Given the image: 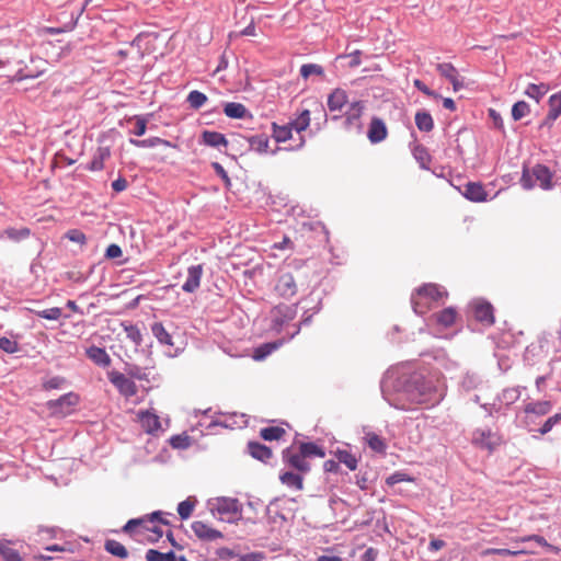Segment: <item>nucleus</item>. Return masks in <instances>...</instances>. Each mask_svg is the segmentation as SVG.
I'll use <instances>...</instances> for the list:
<instances>
[{
  "mask_svg": "<svg viewBox=\"0 0 561 561\" xmlns=\"http://www.w3.org/2000/svg\"><path fill=\"white\" fill-rule=\"evenodd\" d=\"M485 553L506 557V556H518V554L524 553V551H512V550L504 549V548H491V549H488Z\"/></svg>",
  "mask_w": 561,
  "mask_h": 561,
  "instance_id": "56",
  "label": "nucleus"
},
{
  "mask_svg": "<svg viewBox=\"0 0 561 561\" xmlns=\"http://www.w3.org/2000/svg\"><path fill=\"white\" fill-rule=\"evenodd\" d=\"M156 519H158L160 523H163L165 525L168 524L167 520H164L163 518H160V513L156 512L149 516H144L140 518H133V519L127 520V523L123 527V531L130 534L137 528L141 529L142 531H148L147 528H150L152 523Z\"/></svg>",
  "mask_w": 561,
  "mask_h": 561,
  "instance_id": "9",
  "label": "nucleus"
},
{
  "mask_svg": "<svg viewBox=\"0 0 561 561\" xmlns=\"http://www.w3.org/2000/svg\"><path fill=\"white\" fill-rule=\"evenodd\" d=\"M126 333V337L134 342V345L138 346L142 342V335L140 330L134 324H122Z\"/></svg>",
  "mask_w": 561,
  "mask_h": 561,
  "instance_id": "41",
  "label": "nucleus"
},
{
  "mask_svg": "<svg viewBox=\"0 0 561 561\" xmlns=\"http://www.w3.org/2000/svg\"><path fill=\"white\" fill-rule=\"evenodd\" d=\"M108 380L126 399L135 397L138 392L135 381L118 370L108 373Z\"/></svg>",
  "mask_w": 561,
  "mask_h": 561,
  "instance_id": "5",
  "label": "nucleus"
},
{
  "mask_svg": "<svg viewBox=\"0 0 561 561\" xmlns=\"http://www.w3.org/2000/svg\"><path fill=\"white\" fill-rule=\"evenodd\" d=\"M300 73L305 79H308L311 75L322 76L323 69L317 64H305L300 69Z\"/></svg>",
  "mask_w": 561,
  "mask_h": 561,
  "instance_id": "47",
  "label": "nucleus"
},
{
  "mask_svg": "<svg viewBox=\"0 0 561 561\" xmlns=\"http://www.w3.org/2000/svg\"><path fill=\"white\" fill-rule=\"evenodd\" d=\"M561 420V413L560 414H553L548 420H546L542 424V426L539 430V433L541 435H545L553 430V427L557 425V423Z\"/></svg>",
  "mask_w": 561,
  "mask_h": 561,
  "instance_id": "52",
  "label": "nucleus"
},
{
  "mask_svg": "<svg viewBox=\"0 0 561 561\" xmlns=\"http://www.w3.org/2000/svg\"><path fill=\"white\" fill-rule=\"evenodd\" d=\"M88 357L98 366L107 367L111 364V358L106 351L102 347L91 346L88 352Z\"/></svg>",
  "mask_w": 561,
  "mask_h": 561,
  "instance_id": "24",
  "label": "nucleus"
},
{
  "mask_svg": "<svg viewBox=\"0 0 561 561\" xmlns=\"http://www.w3.org/2000/svg\"><path fill=\"white\" fill-rule=\"evenodd\" d=\"M306 472L300 471H283L279 474V481L283 485L287 488H293L297 491H301L304 489V474Z\"/></svg>",
  "mask_w": 561,
  "mask_h": 561,
  "instance_id": "18",
  "label": "nucleus"
},
{
  "mask_svg": "<svg viewBox=\"0 0 561 561\" xmlns=\"http://www.w3.org/2000/svg\"><path fill=\"white\" fill-rule=\"evenodd\" d=\"M202 144L210 147L218 148L220 146L227 147L228 140L226 136L216 130H203L202 133Z\"/></svg>",
  "mask_w": 561,
  "mask_h": 561,
  "instance_id": "20",
  "label": "nucleus"
},
{
  "mask_svg": "<svg viewBox=\"0 0 561 561\" xmlns=\"http://www.w3.org/2000/svg\"><path fill=\"white\" fill-rule=\"evenodd\" d=\"M191 529H193L196 537L203 541H215L222 538V534L218 529L210 527L202 520L192 523Z\"/></svg>",
  "mask_w": 561,
  "mask_h": 561,
  "instance_id": "11",
  "label": "nucleus"
},
{
  "mask_svg": "<svg viewBox=\"0 0 561 561\" xmlns=\"http://www.w3.org/2000/svg\"><path fill=\"white\" fill-rule=\"evenodd\" d=\"M277 346L278 344L276 342H267L266 344L260 345L255 348L254 354H252V358L261 360L273 353Z\"/></svg>",
  "mask_w": 561,
  "mask_h": 561,
  "instance_id": "39",
  "label": "nucleus"
},
{
  "mask_svg": "<svg viewBox=\"0 0 561 561\" xmlns=\"http://www.w3.org/2000/svg\"><path fill=\"white\" fill-rule=\"evenodd\" d=\"M36 314L47 320H58L61 317V309L53 307L43 311H37Z\"/></svg>",
  "mask_w": 561,
  "mask_h": 561,
  "instance_id": "53",
  "label": "nucleus"
},
{
  "mask_svg": "<svg viewBox=\"0 0 561 561\" xmlns=\"http://www.w3.org/2000/svg\"><path fill=\"white\" fill-rule=\"evenodd\" d=\"M195 504L196 500L191 497H188L185 501H182L179 504L178 512L182 519H186L192 515L195 508Z\"/></svg>",
  "mask_w": 561,
  "mask_h": 561,
  "instance_id": "43",
  "label": "nucleus"
},
{
  "mask_svg": "<svg viewBox=\"0 0 561 561\" xmlns=\"http://www.w3.org/2000/svg\"><path fill=\"white\" fill-rule=\"evenodd\" d=\"M529 114V105L525 101H517L513 104L511 115L515 121H519Z\"/></svg>",
  "mask_w": 561,
  "mask_h": 561,
  "instance_id": "40",
  "label": "nucleus"
},
{
  "mask_svg": "<svg viewBox=\"0 0 561 561\" xmlns=\"http://www.w3.org/2000/svg\"><path fill=\"white\" fill-rule=\"evenodd\" d=\"M411 479H409L408 477H405L404 473H401V472H396L391 476H389L386 480V483L389 485V486H393L400 482H403V481H410Z\"/></svg>",
  "mask_w": 561,
  "mask_h": 561,
  "instance_id": "58",
  "label": "nucleus"
},
{
  "mask_svg": "<svg viewBox=\"0 0 561 561\" xmlns=\"http://www.w3.org/2000/svg\"><path fill=\"white\" fill-rule=\"evenodd\" d=\"M519 397V391L515 388L505 389L503 392V398L507 402H512L513 400H517Z\"/></svg>",
  "mask_w": 561,
  "mask_h": 561,
  "instance_id": "62",
  "label": "nucleus"
},
{
  "mask_svg": "<svg viewBox=\"0 0 561 561\" xmlns=\"http://www.w3.org/2000/svg\"><path fill=\"white\" fill-rule=\"evenodd\" d=\"M415 125L421 131H432L434 122L432 115L425 111H419L415 114Z\"/></svg>",
  "mask_w": 561,
  "mask_h": 561,
  "instance_id": "30",
  "label": "nucleus"
},
{
  "mask_svg": "<svg viewBox=\"0 0 561 561\" xmlns=\"http://www.w3.org/2000/svg\"><path fill=\"white\" fill-rule=\"evenodd\" d=\"M448 293L435 284H425L415 289L411 301L416 314H426L438 302L446 299Z\"/></svg>",
  "mask_w": 561,
  "mask_h": 561,
  "instance_id": "2",
  "label": "nucleus"
},
{
  "mask_svg": "<svg viewBox=\"0 0 561 561\" xmlns=\"http://www.w3.org/2000/svg\"><path fill=\"white\" fill-rule=\"evenodd\" d=\"M348 103V96L347 93L340 88H336L334 91H332L327 101V105L329 111L331 112H341L343 106Z\"/></svg>",
  "mask_w": 561,
  "mask_h": 561,
  "instance_id": "17",
  "label": "nucleus"
},
{
  "mask_svg": "<svg viewBox=\"0 0 561 561\" xmlns=\"http://www.w3.org/2000/svg\"><path fill=\"white\" fill-rule=\"evenodd\" d=\"M473 316L482 325L491 327L494 323L493 307L489 301L474 300L471 305Z\"/></svg>",
  "mask_w": 561,
  "mask_h": 561,
  "instance_id": "8",
  "label": "nucleus"
},
{
  "mask_svg": "<svg viewBox=\"0 0 561 561\" xmlns=\"http://www.w3.org/2000/svg\"><path fill=\"white\" fill-rule=\"evenodd\" d=\"M147 530L152 533V536H149L150 542H157L163 536V530L153 524Z\"/></svg>",
  "mask_w": 561,
  "mask_h": 561,
  "instance_id": "61",
  "label": "nucleus"
},
{
  "mask_svg": "<svg viewBox=\"0 0 561 561\" xmlns=\"http://www.w3.org/2000/svg\"><path fill=\"white\" fill-rule=\"evenodd\" d=\"M248 453L254 459H259L263 462L271 460L273 457V450L271 447L256 442L248 443Z\"/></svg>",
  "mask_w": 561,
  "mask_h": 561,
  "instance_id": "19",
  "label": "nucleus"
},
{
  "mask_svg": "<svg viewBox=\"0 0 561 561\" xmlns=\"http://www.w3.org/2000/svg\"><path fill=\"white\" fill-rule=\"evenodd\" d=\"M552 172L548 167L542 164H536L533 170L524 169L522 174V186L525 188H533L536 185L543 190L552 187Z\"/></svg>",
  "mask_w": 561,
  "mask_h": 561,
  "instance_id": "3",
  "label": "nucleus"
},
{
  "mask_svg": "<svg viewBox=\"0 0 561 561\" xmlns=\"http://www.w3.org/2000/svg\"><path fill=\"white\" fill-rule=\"evenodd\" d=\"M126 374L131 379L148 380V374L136 365L127 366Z\"/></svg>",
  "mask_w": 561,
  "mask_h": 561,
  "instance_id": "51",
  "label": "nucleus"
},
{
  "mask_svg": "<svg viewBox=\"0 0 561 561\" xmlns=\"http://www.w3.org/2000/svg\"><path fill=\"white\" fill-rule=\"evenodd\" d=\"M550 87L546 83L540 84H528L524 91V94L527 98L535 100L536 102H540V100L546 95L549 91Z\"/></svg>",
  "mask_w": 561,
  "mask_h": 561,
  "instance_id": "28",
  "label": "nucleus"
},
{
  "mask_svg": "<svg viewBox=\"0 0 561 561\" xmlns=\"http://www.w3.org/2000/svg\"><path fill=\"white\" fill-rule=\"evenodd\" d=\"M458 312L454 307H447L433 316L436 323L447 329L456 323Z\"/></svg>",
  "mask_w": 561,
  "mask_h": 561,
  "instance_id": "22",
  "label": "nucleus"
},
{
  "mask_svg": "<svg viewBox=\"0 0 561 561\" xmlns=\"http://www.w3.org/2000/svg\"><path fill=\"white\" fill-rule=\"evenodd\" d=\"M170 445L173 448L185 449L190 446V437L186 434L173 435Z\"/></svg>",
  "mask_w": 561,
  "mask_h": 561,
  "instance_id": "48",
  "label": "nucleus"
},
{
  "mask_svg": "<svg viewBox=\"0 0 561 561\" xmlns=\"http://www.w3.org/2000/svg\"><path fill=\"white\" fill-rule=\"evenodd\" d=\"M66 238L77 244L87 243V236L80 229H77V228H73V229H70L69 231H67Z\"/></svg>",
  "mask_w": 561,
  "mask_h": 561,
  "instance_id": "50",
  "label": "nucleus"
},
{
  "mask_svg": "<svg viewBox=\"0 0 561 561\" xmlns=\"http://www.w3.org/2000/svg\"><path fill=\"white\" fill-rule=\"evenodd\" d=\"M310 124V113L308 110L302 111L298 114V116L293 119L288 125L291 127V130L297 133H301L302 130H307Z\"/></svg>",
  "mask_w": 561,
  "mask_h": 561,
  "instance_id": "33",
  "label": "nucleus"
},
{
  "mask_svg": "<svg viewBox=\"0 0 561 561\" xmlns=\"http://www.w3.org/2000/svg\"><path fill=\"white\" fill-rule=\"evenodd\" d=\"M387 136L388 129L385 122L378 116L371 117L367 131V138L369 142L380 144L387 138Z\"/></svg>",
  "mask_w": 561,
  "mask_h": 561,
  "instance_id": "10",
  "label": "nucleus"
},
{
  "mask_svg": "<svg viewBox=\"0 0 561 561\" xmlns=\"http://www.w3.org/2000/svg\"><path fill=\"white\" fill-rule=\"evenodd\" d=\"M248 142L250 148L259 153H265L268 149V138L263 134L251 136Z\"/></svg>",
  "mask_w": 561,
  "mask_h": 561,
  "instance_id": "37",
  "label": "nucleus"
},
{
  "mask_svg": "<svg viewBox=\"0 0 561 561\" xmlns=\"http://www.w3.org/2000/svg\"><path fill=\"white\" fill-rule=\"evenodd\" d=\"M122 254V249L117 243H111L105 252V256L107 260H115L116 257H121Z\"/></svg>",
  "mask_w": 561,
  "mask_h": 561,
  "instance_id": "55",
  "label": "nucleus"
},
{
  "mask_svg": "<svg viewBox=\"0 0 561 561\" xmlns=\"http://www.w3.org/2000/svg\"><path fill=\"white\" fill-rule=\"evenodd\" d=\"M213 511L228 523H233L242 516V505L237 499L219 497L215 501Z\"/></svg>",
  "mask_w": 561,
  "mask_h": 561,
  "instance_id": "4",
  "label": "nucleus"
},
{
  "mask_svg": "<svg viewBox=\"0 0 561 561\" xmlns=\"http://www.w3.org/2000/svg\"><path fill=\"white\" fill-rule=\"evenodd\" d=\"M413 157L419 162L421 169L428 170L432 158L428 153V150L425 146L415 144L413 147Z\"/></svg>",
  "mask_w": 561,
  "mask_h": 561,
  "instance_id": "26",
  "label": "nucleus"
},
{
  "mask_svg": "<svg viewBox=\"0 0 561 561\" xmlns=\"http://www.w3.org/2000/svg\"><path fill=\"white\" fill-rule=\"evenodd\" d=\"M551 410H552L551 401L528 402L524 408V412L526 414H534V415H548L551 412Z\"/></svg>",
  "mask_w": 561,
  "mask_h": 561,
  "instance_id": "23",
  "label": "nucleus"
},
{
  "mask_svg": "<svg viewBox=\"0 0 561 561\" xmlns=\"http://www.w3.org/2000/svg\"><path fill=\"white\" fill-rule=\"evenodd\" d=\"M472 444L480 449H486L492 453L502 444V438L490 430H477L472 435Z\"/></svg>",
  "mask_w": 561,
  "mask_h": 561,
  "instance_id": "6",
  "label": "nucleus"
},
{
  "mask_svg": "<svg viewBox=\"0 0 561 561\" xmlns=\"http://www.w3.org/2000/svg\"><path fill=\"white\" fill-rule=\"evenodd\" d=\"M275 289L280 297L286 299L293 298L297 294V285L293 274H282L278 277Z\"/></svg>",
  "mask_w": 561,
  "mask_h": 561,
  "instance_id": "12",
  "label": "nucleus"
},
{
  "mask_svg": "<svg viewBox=\"0 0 561 561\" xmlns=\"http://www.w3.org/2000/svg\"><path fill=\"white\" fill-rule=\"evenodd\" d=\"M65 382V379L62 377L56 376L51 377L47 381H45L44 387L45 389H57L61 387Z\"/></svg>",
  "mask_w": 561,
  "mask_h": 561,
  "instance_id": "60",
  "label": "nucleus"
},
{
  "mask_svg": "<svg viewBox=\"0 0 561 561\" xmlns=\"http://www.w3.org/2000/svg\"><path fill=\"white\" fill-rule=\"evenodd\" d=\"M463 197L467 201L472 202H484L488 199V193L485 187L481 183L470 182L465 185L462 192Z\"/></svg>",
  "mask_w": 561,
  "mask_h": 561,
  "instance_id": "16",
  "label": "nucleus"
},
{
  "mask_svg": "<svg viewBox=\"0 0 561 561\" xmlns=\"http://www.w3.org/2000/svg\"><path fill=\"white\" fill-rule=\"evenodd\" d=\"M79 397L73 393H66L62 397L55 399L54 401L47 402V408L50 413L55 415H68L71 414L73 408L78 404Z\"/></svg>",
  "mask_w": 561,
  "mask_h": 561,
  "instance_id": "7",
  "label": "nucleus"
},
{
  "mask_svg": "<svg viewBox=\"0 0 561 561\" xmlns=\"http://www.w3.org/2000/svg\"><path fill=\"white\" fill-rule=\"evenodd\" d=\"M442 398V393L437 392L436 387L430 386L424 391H421L419 402H437Z\"/></svg>",
  "mask_w": 561,
  "mask_h": 561,
  "instance_id": "45",
  "label": "nucleus"
},
{
  "mask_svg": "<svg viewBox=\"0 0 561 561\" xmlns=\"http://www.w3.org/2000/svg\"><path fill=\"white\" fill-rule=\"evenodd\" d=\"M414 87L423 92L424 94H426L427 96H436L435 93L430 89L427 88L423 81L419 80V79H415L414 80Z\"/></svg>",
  "mask_w": 561,
  "mask_h": 561,
  "instance_id": "63",
  "label": "nucleus"
},
{
  "mask_svg": "<svg viewBox=\"0 0 561 561\" xmlns=\"http://www.w3.org/2000/svg\"><path fill=\"white\" fill-rule=\"evenodd\" d=\"M522 541H535L542 547H547L548 549H550L552 551H557L556 547H553L551 543H549L547 540H545L543 537H541L539 535H530V536L524 537V538H522Z\"/></svg>",
  "mask_w": 561,
  "mask_h": 561,
  "instance_id": "54",
  "label": "nucleus"
},
{
  "mask_svg": "<svg viewBox=\"0 0 561 561\" xmlns=\"http://www.w3.org/2000/svg\"><path fill=\"white\" fill-rule=\"evenodd\" d=\"M203 274V267L201 264L193 265L187 268V277L185 283L182 285V289L185 293H194L199 288L201 277Z\"/></svg>",
  "mask_w": 561,
  "mask_h": 561,
  "instance_id": "14",
  "label": "nucleus"
},
{
  "mask_svg": "<svg viewBox=\"0 0 561 561\" xmlns=\"http://www.w3.org/2000/svg\"><path fill=\"white\" fill-rule=\"evenodd\" d=\"M286 435V430L279 426L265 427L260 431V436L266 442L279 440Z\"/></svg>",
  "mask_w": 561,
  "mask_h": 561,
  "instance_id": "36",
  "label": "nucleus"
},
{
  "mask_svg": "<svg viewBox=\"0 0 561 561\" xmlns=\"http://www.w3.org/2000/svg\"><path fill=\"white\" fill-rule=\"evenodd\" d=\"M273 138L276 142H286L291 138L293 129L287 125L279 126L276 123L272 124Z\"/></svg>",
  "mask_w": 561,
  "mask_h": 561,
  "instance_id": "32",
  "label": "nucleus"
},
{
  "mask_svg": "<svg viewBox=\"0 0 561 561\" xmlns=\"http://www.w3.org/2000/svg\"><path fill=\"white\" fill-rule=\"evenodd\" d=\"M561 114V91L554 93L549 99V112L546 117V123H552Z\"/></svg>",
  "mask_w": 561,
  "mask_h": 561,
  "instance_id": "27",
  "label": "nucleus"
},
{
  "mask_svg": "<svg viewBox=\"0 0 561 561\" xmlns=\"http://www.w3.org/2000/svg\"><path fill=\"white\" fill-rule=\"evenodd\" d=\"M0 350L7 354H14L19 351V344L9 337H0Z\"/></svg>",
  "mask_w": 561,
  "mask_h": 561,
  "instance_id": "49",
  "label": "nucleus"
},
{
  "mask_svg": "<svg viewBox=\"0 0 561 561\" xmlns=\"http://www.w3.org/2000/svg\"><path fill=\"white\" fill-rule=\"evenodd\" d=\"M140 427L148 434H154L161 430L160 419L150 411H140L137 414Z\"/></svg>",
  "mask_w": 561,
  "mask_h": 561,
  "instance_id": "13",
  "label": "nucleus"
},
{
  "mask_svg": "<svg viewBox=\"0 0 561 561\" xmlns=\"http://www.w3.org/2000/svg\"><path fill=\"white\" fill-rule=\"evenodd\" d=\"M152 334L158 340L159 343L162 345H173L172 336L168 332V330L164 328L163 323L156 322L151 327Z\"/></svg>",
  "mask_w": 561,
  "mask_h": 561,
  "instance_id": "31",
  "label": "nucleus"
},
{
  "mask_svg": "<svg viewBox=\"0 0 561 561\" xmlns=\"http://www.w3.org/2000/svg\"><path fill=\"white\" fill-rule=\"evenodd\" d=\"M211 165H213V169L215 170V172L217 173V175H219L220 179L225 181L226 185L229 186L230 178H229L227 171L225 170V168L221 167V164L218 162H213Z\"/></svg>",
  "mask_w": 561,
  "mask_h": 561,
  "instance_id": "59",
  "label": "nucleus"
},
{
  "mask_svg": "<svg viewBox=\"0 0 561 561\" xmlns=\"http://www.w3.org/2000/svg\"><path fill=\"white\" fill-rule=\"evenodd\" d=\"M127 187V182L124 178H118L112 182V188L116 192H122Z\"/></svg>",
  "mask_w": 561,
  "mask_h": 561,
  "instance_id": "64",
  "label": "nucleus"
},
{
  "mask_svg": "<svg viewBox=\"0 0 561 561\" xmlns=\"http://www.w3.org/2000/svg\"><path fill=\"white\" fill-rule=\"evenodd\" d=\"M436 70H438V72H440V75L450 82L456 92L463 87L462 82L459 80V73L454 65L449 62L438 64L436 65Z\"/></svg>",
  "mask_w": 561,
  "mask_h": 561,
  "instance_id": "15",
  "label": "nucleus"
},
{
  "mask_svg": "<svg viewBox=\"0 0 561 561\" xmlns=\"http://www.w3.org/2000/svg\"><path fill=\"white\" fill-rule=\"evenodd\" d=\"M186 101L188 102L191 107L198 110L205 104L207 98L204 93L199 92L198 90H194L188 93Z\"/></svg>",
  "mask_w": 561,
  "mask_h": 561,
  "instance_id": "42",
  "label": "nucleus"
},
{
  "mask_svg": "<svg viewBox=\"0 0 561 561\" xmlns=\"http://www.w3.org/2000/svg\"><path fill=\"white\" fill-rule=\"evenodd\" d=\"M129 144L135 145L136 147H154L157 145H165L169 146L170 142L158 137H153L145 140H136L129 139Z\"/></svg>",
  "mask_w": 561,
  "mask_h": 561,
  "instance_id": "46",
  "label": "nucleus"
},
{
  "mask_svg": "<svg viewBox=\"0 0 561 561\" xmlns=\"http://www.w3.org/2000/svg\"><path fill=\"white\" fill-rule=\"evenodd\" d=\"M335 457L339 462H342L345 467H347L351 471H355L357 468V458L346 449H337L335 453Z\"/></svg>",
  "mask_w": 561,
  "mask_h": 561,
  "instance_id": "34",
  "label": "nucleus"
},
{
  "mask_svg": "<svg viewBox=\"0 0 561 561\" xmlns=\"http://www.w3.org/2000/svg\"><path fill=\"white\" fill-rule=\"evenodd\" d=\"M224 113L230 118L241 119L251 117L252 114L248 111L244 104L240 102H228L225 105Z\"/></svg>",
  "mask_w": 561,
  "mask_h": 561,
  "instance_id": "21",
  "label": "nucleus"
},
{
  "mask_svg": "<svg viewBox=\"0 0 561 561\" xmlns=\"http://www.w3.org/2000/svg\"><path fill=\"white\" fill-rule=\"evenodd\" d=\"M325 453L317 443H299L283 449L282 460L297 472H309L311 458H324Z\"/></svg>",
  "mask_w": 561,
  "mask_h": 561,
  "instance_id": "1",
  "label": "nucleus"
},
{
  "mask_svg": "<svg viewBox=\"0 0 561 561\" xmlns=\"http://www.w3.org/2000/svg\"><path fill=\"white\" fill-rule=\"evenodd\" d=\"M364 440L373 451L378 454H385L387 444L385 443L383 438L378 434L374 432H367L364 436Z\"/></svg>",
  "mask_w": 561,
  "mask_h": 561,
  "instance_id": "25",
  "label": "nucleus"
},
{
  "mask_svg": "<svg viewBox=\"0 0 561 561\" xmlns=\"http://www.w3.org/2000/svg\"><path fill=\"white\" fill-rule=\"evenodd\" d=\"M0 556L4 561H22V557L19 551L10 541H0Z\"/></svg>",
  "mask_w": 561,
  "mask_h": 561,
  "instance_id": "29",
  "label": "nucleus"
},
{
  "mask_svg": "<svg viewBox=\"0 0 561 561\" xmlns=\"http://www.w3.org/2000/svg\"><path fill=\"white\" fill-rule=\"evenodd\" d=\"M135 130L133 133L136 136H142L146 131V125L148 122L142 116H135Z\"/></svg>",
  "mask_w": 561,
  "mask_h": 561,
  "instance_id": "57",
  "label": "nucleus"
},
{
  "mask_svg": "<svg viewBox=\"0 0 561 561\" xmlns=\"http://www.w3.org/2000/svg\"><path fill=\"white\" fill-rule=\"evenodd\" d=\"M365 105L363 101H354L351 103L350 110L346 113L347 125H353L364 113Z\"/></svg>",
  "mask_w": 561,
  "mask_h": 561,
  "instance_id": "38",
  "label": "nucleus"
},
{
  "mask_svg": "<svg viewBox=\"0 0 561 561\" xmlns=\"http://www.w3.org/2000/svg\"><path fill=\"white\" fill-rule=\"evenodd\" d=\"M145 558H147L148 561H175V557L172 551L162 553L154 549H149Z\"/></svg>",
  "mask_w": 561,
  "mask_h": 561,
  "instance_id": "44",
  "label": "nucleus"
},
{
  "mask_svg": "<svg viewBox=\"0 0 561 561\" xmlns=\"http://www.w3.org/2000/svg\"><path fill=\"white\" fill-rule=\"evenodd\" d=\"M105 550L113 557L125 559L128 557L125 546L116 540H106Z\"/></svg>",
  "mask_w": 561,
  "mask_h": 561,
  "instance_id": "35",
  "label": "nucleus"
}]
</instances>
